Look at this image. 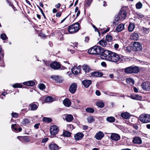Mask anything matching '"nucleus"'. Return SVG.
I'll use <instances>...</instances> for the list:
<instances>
[{"label": "nucleus", "instance_id": "7", "mask_svg": "<svg viewBox=\"0 0 150 150\" xmlns=\"http://www.w3.org/2000/svg\"><path fill=\"white\" fill-rule=\"evenodd\" d=\"M142 47L141 43L135 42L133 44V50L135 51H138L142 50Z\"/></svg>", "mask_w": 150, "mask_h": 150}, {"label": "nucleus", "instance_id": "5", "mask_svg": "<svg viewBox=\"0 0 150 150\" xmlns=\"http://www.w3.org/2000/svg\"><path fill=\"white\" fill-rule=\"evenodd\" d=\"M140 121L143 123H146L150 122V115L143 114L141 115L139 117Z\"/></svg>", "mask_w": 150, "mask_h": 150}, {"label": "nucleus", "instance_id": "19", "mask_svg": "<svg viewBox=\"0 0 150 150\" xmlns=\"http://www.w3.org/2000/svg\"><path fill=\"white\" fill-rule=\"evenodd\" d=\"M131 74H137L139 71L140 69L139 67L136 66H132Z\"/></svg>", "mask_w": 150, "mask_h": 150}, {"label": "nucleus", "instance_id": "17", "mask_svg": "<svg viewBox=\"0 0 150 150\" xmlns=\"http://www.w3.org/2000/svg\"><path fill=\"white\" fill-rule=\"evenodd\" d=\"M84 134L81 133H78L74 135V138L76 140L78 141L82 139Z\"/></svg>", "mask_w": 150, "mask_h": 150}, {"label": "nucleus", "instance_id": "25", "mask_svg": "<svg viewBox=\"0 0 150 150\" xmlns=\"http://www.w3.org/2000/svg\"><path fill=\"white\" fill-rule=\"evenodd\" d=\"M130 97L131 98L134 100H140L142 99V97L137 94L131 95Z\"/></svg>", "mask_w": 150, "mask_h": 150}, {"label": "nucleus", "instance_id": "48", "mask_svg": "<svg viewBox=\"0 0 150 150\" xmlns=\"http://www.w3.org/2000/svg\"><path fill=\"white\" fill-rule=\"evenodd\" d=\"M142 6V4L140 2H139L136 5V6L137 9L141 8Z\"/></svg>", "mask_w": 150, "mask_h": 150}, {"label": "nucleus", "instance_id": "54", "mask_svg": "<svg viewBox=\"0 0 150 150\" xmlns=\"http://www.w3.org/2000/svg\"><path fill=\"white\" fill-rule=\"evenodd\" d=\"M144 16L143 15L141 14L140 13H139L137 14V17H138V18H143Z\"/></svg>", "mask_w": 150, "mask_h": 150}, {"label": "nucleus", "instance_id": "55", "mask_svg": "<svg viewBox=\"0 0 150 150\" xmlns=\"http://www.w3.org/2000/svg\"><path fill=\"white\" fill-rule=\"evenodd\" d=\"M109 30H110V28H108V29H106V30H105L104 31H103L102 32V34H104L106 33L107 32H108Z\"/></svg>", "mask_w": 150, "mask_h": 150}, {"label": "nucleus", "instance_id": "28", "mask_svg": "<svg viewBox=\"0 0 150 150\" xmlns=\"http://www.w3.org/2000/svg\"><path fill=\"white\" fill-rule=\"evenodd\" d=\"M121 116L125 119H128L130 117V115L129 113L125 112L121 114Z\"/></svg>", "mask_w": 150, "mask_h": 150}, {"label": "nucleus", "instance_id": "60", "mask_svg": "<svg viewBox=\"0 0 150 150\" xmlns=\"http://www.w3.org/2000/svg\"><path fill=\"white\" fill-rule=\"evenodd\" d=\"M93 28L95 29V31H98L99 34L100 35V33L99 32V31H98V29H97V28H96V27L94 25H93Z\"/></svg>", "mask_w": 150, "mask_h": 150}, {"label": "nucleus", "instance_id": "20", "mask_svg": "<svg viewBox=\"0 0 150 150\" xmlns=\"http://www.w3.org/2000/svg\"><path fill=\"white\" fill-rule=\"evenodd\" d=\"M139 38L138 34L136 33H132L130 35V38L132 40H137L139 39Z\"/></svg>", "mask_w": 150, "mask_h": 150}, {"label": "nucleus", "instance_id": "34", "mask_svg": "<svg viewBox=\"0 0 150 150\" xmlns=\"http://www.w3.org/2000/svg\"><path fill=\"white\" fill-rule=\"evenodd\" d=\"M126 81L127 83L130 84L131 83L132 84H134V80L131 78H128L126 79Z\"/></svg>", "mask_w": 150, "mask_h": 150}, {"label": "nucleus", "instance_id": "41", "mask_svg": "<svg viewBox=\"0 0 150 150\" xmlns=\"http://www.w3.org/2000/svg\"><path fill=\"white\" fill-rule=\"evenodd\" d=\"M63 135L64 137H69L71 136V133L67 131H64Z\"/></svg>", "mask_w": 150, "mask_h": 150}, {"label": "nucleus", "instance_id": "44", "mask_svg": "<svg viewBox=\"0 0 150 150\" xmlns=\"http://www.w3.org/2000/svg\"><path fill=\"white\" fill-rule=\"evenodd\" d=\"M23 86V85L20 83H16L13 85V87L14 88H22Z\"/></svg>", "mask_w": 150, "mask_h": 150}, {"label": "nucleus", "instance_id": "4", "mask_svg": "<svg viewBox=\"0 0 150 150\" xmlns=\"http://www.w3.org/2000/svg\"><path fill=\"white\" fill-rule=\"evenodd\" d=\"M101 48L99 46H95L88 50V52L92 54H98L100 53Z\"/></svg>", "mask_w": 150, "mask_h": 150}, {"label": "nucleus", "instance_id": "27", "mask_svg": "<svg viewBox=\"0 0 150 150\" xmlns=\"http://www.w3.org/2000/svg\"><path fill=\"white\" fill-rule=\"evenodd\" d=\"M132 67V66H131L123 69L124 72L127 74H131Z\"/></svg>", "mask_w": 150, "mask_h": 150}, {"label": "nucleus", "instance_id": "63", "mask_svg": "<svg viewBox=\"0 0 150 150\" xmlns=\"http://www.w3.org/2000/svg\"><path fill=\"white\" fill-rule=\"evenodd\" d=\"M61 4H60V3H58V4H57L56 5H55V7L57 8H59L60 7V6H61Z\"/></svg>", "mask_w": 150, "mask_h": 150}, {"label": "nucleus", "instance_id": "33", "mask_svg": "<svg viewBox=\"0 0 150 150\" xmlns=\"http://www.w3.org/2000/svg\"><path fill=\"white\" fill-rule=\"evenodd\" d=\"M73 116L71 115H67L65 117L67 121L68 122H71L73 119Z\"/></svg>", "mask_w": 150, "mask_h": 150}, {"label": "nucleus", "instance_id": "24", "mask_svg": "<svg viewBox=\"0 0 150 150\" xmlns=\"http://www.w3.org/2000/svg\"><path fill=\"white\" fill-rule=\"evenodd\" d=\"M124 28V25L123 24H120L116 28V30L120 32Z\"/></svg>", "mask_w": 150, "mask_h": 150}, {"label": "nucleus", "instance_id": "57", "mask_svg": "<svg viewBox=\"0 0 150 150\" xmlns=\"http://www.w3.org/2000/svg\"><path fill=\"white\" fill-rule=\"evenodd\" d=\"M48 139V138H46L43 139H42V143H44L47 142Z\"/></svg>", "mask_w": 150, "mask_h": 150}, {"label": "nucleus", "instance_id": "53", "mask_svg": "<svg viewBox=\"0 0 150 150\" xmlns=\"http://www.w3.org/2000/svg\"><path fill=\"white\" fill-rule=\"evenodd\" d=\"M92 1V0H88L87 3L85 5V6H86V5H88V6H89L91 3Z\"/></svg>", "mask_w": 150, "mask_h": 150}, {"label": "nucleus", "instance_id": "36", "mask_svg": "<svg viewBox=\"0 0 150 150\" xmlns=\"http://www.w3.org/2000/svg\"><path fill=\"white\" fill-rule=\"evenodd\" d=\"M43 121L46 122H50L52 121V120L49 117H44L42 118Z\"/></svg>", "mask_w": 150, "mask_h": 150}, {"label": "nucleus", "instance_id": "3", "mask_svg": "<svg viewBox=\"0 0 150 150\" xmlns=\"http://www.w3.org/2000/svg\"><path fill=\"white\" fill-rule=\"evenodd\" d=\"M108 58V61L113 62H116L119 60L120 57L119 55L117 53L111 51L109 54Z\"/></svg>", "mask_w": 150, "mask_h": 150}, {"label": "nucleus", "instance_id": "45", "mask_svg": "<svg viewBox=\"0 0 150 150\" xmlns=\"http://www.w3.org/2000/svg\"><path fill=\"white\" fill-rule=\"evenodd\" d=\"M74 128L73 126L72 125H67V129L68 131H71Z\"/></svg>", "mask_w": 150, "mask_h": 150}, {"label": "nucleus", "instance_id": "42", "mask_svg": "<svg viewBox=\"0 0 150 150\" xmlns=\"http://www.w3.org/2000/svg\"><path fill=\"white\" fill-rule=\"evenodd\" d=\"M30 122L29 120L27 119H23V120L22 122V124L23 125H26Z\"/></svg>", "mask_w": 150, "mask_h": 150}, {"label": "nucleus", "instance_id": "2", "mask_svg": "<svg viewBox=\"0 0 150 150\" xmlns=\"http://www.w3.org/2000/svg\"><path fill=\"white\" fill-rule=\"evenodd\" d=\"M79 25L78 23L69 26L67 30L70 33H76L79 30Z\"/></svg>", "mask_w": 150, "mask_h": 150}, {"label": "nucleus", "instance_id": "56", "mask_svg": "<svg viewBox=\"0 0 150 150\" xmlns=\"http://www.w3.org/2000/svg\"><path fill=\"white\" fill-rule=\"evenodd\" d=\"M132 126L133 127L136 129H137L138 128V126L136 124H133Z\"/></svg>", "mask_w": 150, "mask_h": 150}, {"label": "nucleus", "instance_id": "50", "mask_svg": "<svg viewBox=\"0 0 150 150\" xmlns=\"http://www.w3.org/2000/svg\"><path fill=\"white\" fill-rule=\"evenodd\" d=\"M51 78L55 80L58 81L59 79V76H58L53 75L51 76Z\"/></svg>", "mask_w": 150, "mask_h": 150}, {"label": "nucleus", "instance_id": "9", "mask_svg": "<svg viewBox=\"0 0 150 150\" xmlns=\"http://www.w3.org/2000/svg\"><path fill=\"white\" fill-rule=\"evenodd\" d=\"M141 86L144 90L149 91L150 90V82H144L141 84Z\"/></svg>", "mask_w": 150, "mask_h": 150}, {"label": "nucleus", "instance_id": "64", "mask_svg": "<svg viewBox=\"0 0 150 150\" xmlns=\"http://www.w3.org/2000/svg\"><path fill=\"white\" fill-rule=\"evenodd\" d=\"M88 127L86 125H83V129L84 130H86L88 129Z\"/></svg>", "mask_w": 150, "mask_h": 150}, {"label": "nucleus", "instance_id": "18", "mask_svg": "<svg viewBox=\"0 0 150 150\" xmlns=\"http://www.w3.org/2000/svg\"><path fill=\"white\" fill-rule=\"evenodd\" d=\"M92 76L96 77H101L102 76L103 74L100 72L94 71L92 72L91 74Z\"/></svg>", "mask_w": 150, "mask_h": 150}, {"label": "nucleus", "instance_id": "38", "mask_svg": "<svg viewBox=\"0 0 150 150\" xmlns=\"http://www.w3.org/2000/svg\"><path fill=\"white\" fill-rule=\"evenodd\" d=\"M11 129L12 130L14 131L18 132L17 126L16 124L12 125Z\"/></svg>", "mask_w": 150, "mask_h": 150}, {"label": "nucleus", "instance_id": "43", "mask_svg": "<svg viewBox=\"0 0 150 150\" xmlns=\"http://www.w3.org/2000/svg\"><path fill=\"white\" fill-rule=\"evenodd\" d=\"M86 112L90 113H92L94 112V109L91 108H87L86 109Z\"/></svg>", "mask_w": 150, "mask_h": 150}, {"label": "nucleus", "instance_id": "22", "mask_svg": "<svg viewBox=\"0 0 150 150\" xmlns=\"http://www.w3.org/2000/svg\"><path fill=\"white\" fill-rule=\"evenodd\" d=\"M72 73L74 74H78L80 72V70L78 69L76 67H74L71 69Z\"/></svg>", "mask_w": 150, "mask_h": 150}, {"label": "nucleus", "instance_id": "40", "mask_svg": "<svg viewBox=\"0 0 150 150\" xmlns=\"http://www.w3.org/2000/svg\"><path fill=\"white\" fill-rule=\"evenodd\" d=\"M96 105L98 107L101 108L103 107L104 106V103L101 101H98L97 102Z\"/></svg>", "mask_w": 150, "mask_h": 150}, {"label": "nucleus", "instance_id": "39", "mask_svg": "<svg viewBox=\"0 0 150 150\" xmlns=\"http://www.w3.org/2000/svg\"><path fill=\"white\" fill-rule=\"evenodd\" d=\"M87 120L88 122L89 123H91L94 120V119L92 116H88L87 118Z\"/></svg>", "mask_w": 150, "mask_h": 150}, {"label": "nucleus", "instance_id": "46", "mask_svg": "<svg viewBox=\"0 0 150 150\" xmlns=\"http://www.w3.org/2000/svg\"><path fill=\"white\" fill-rule=\"evenodd\" d=\"M21 138V139H23L25 142H28L29 141V139H28V137H27L24 136V137H21V136H18L17 137V138L18 139H19V138Z\"/></svg>", "mask_w": 150, "mask_h": 150}, {"label": "nucleus", "instance_id": "59", "mask_svg": "<svg viewBox=\"0 0 150 150\" xmlns=\"http://www.w3.org/2000/svg\"><path fill=\"white\" fill-rule=\"evenodd\" d=\"M96 94L98 96H99L100 94V93L98 90H96Z\"/></svg>", "mask_w": 150, "mask_h": 150}, {"label": "nucleus", "instance_id": "61", "mask_svg": "<svg viewBox=\"0 0 150 150\" xmlns=\"http://www.w3.org/2000/svg\"><path fill=\"white\" fill-rule=\"evenodd\" d=\"M133 90L135 92L137 93L138 92V90L136 87H134Z\"/></svg>", "mask_w": 150, "mask_h": 150}, {"label": "nucleus", "instance_id": "30", "mask_svg": "<svg viewBox=\"0 0 150 150\" xmlns=\"http://www.w3.org/2000/svg\"><path fill=\"white\" fill-rule=\"evenodd\" d=\"M82 68L83 70L86 73H88L90 69L89 67L87 65H83Z\"/></svg>", "mask_w": 150, "mask_h": 150}, {"label": "nucleus", "instance_id": "35", "mask_svg": "<svg viewBox=\"0 0 150 150\" xmlns=\"http://www.w3.org/2000/svg\"><path fill=\"white\" fill-rule=\"evenodd\" d=\"M106 120L109 122H113L115 121V119L113 117H109L107 118Z\"/></svg>", "mask_w": 150, "mask_h": 150}, {"label": "nucleus", "instance_id": "8", "mask_svg": "<svg viewBox=\"0 0 150 150\" xmlns=\"http://www.w3.org/2000/svg\"><path fill=\"white\" fill-rule=\"evenodd\" d=\"M59 131L58 128L55 125H53L51 127L50 131L51 135H54L56 134Z\"/></svg>", "mask_w": 150, "mask_h": 150}, {"label": "nucleus", "instance_id": "11", "mask_svg": "<svg viewBox=\"0 0 150 150\" xmlns=\"http://www.w3.org/2000/svg\"><path fill=\"white\" fill-rule=\"evenodd\" d=\"M38 106L39 105L38 103L33 102L29 105V109L32 111L38 109Z\"/></svg>", "mask_w": 150, "mask_h": 150}, {"label": "nucleus", "instance_id": "26", "mask_svg": "<svg viewBox=\"0 0 150 150\" xmlns=\"http://www.w3.org/2000/svg\"><path fill=\"white\" fill-rule=\"evenodd\" d=\"M23 84L29 86H32L35 84V83L32 81H30L23 82Z\"/></svg>", "mask_w": 150, "mask_h": 150}, {"label": "nucleus", "instance_id": "1", "mask_svg": "<svg viewBox=\"0 0 150 150\" xmlns=\"http://www.w3.org/2000/svg\"><path fill=\"white\" fill-rule=\"evenodd\" d=\"M127 16V12L125 10L121 9L118 15L116 16L115 17L114 20L115 21L119 22L124 20Z\"/></svg>", "mask_w": 150, "mask_h": 150}, {"label": "nucleus", "instance_id": "52", "mask_svg": "<svg viewBox=\"0 0 150 150\" xmlns=\"http://www.w3.org/2000/svg\"><path fill=\"white\" fill-rule=\"evenodd\" d=\"M37 6L38 7V8L40 10V11L41 12V13L42 14V15L43 16V17L45 18H46V17L45 16V14L44 13L42 10L39 6L38 5H37Z\"/></svg>", "mask_w": 150, "mask_h": 150}, {"label": "nucleus", "instance_id": "32", "mask_svg": "<svg viewBox=\"0 0 150 150\" xmlns=\"http://www.w3.org/2000/svg\"><path fill=\"white\" fill-rule=\"evenodd\" d=\"M134 28V24L132 23H130L128 26V31L129 32H132Z\"/></svg>", "mask_w": 150, "mask_h": 150}, {"label": "nucleus", "instance_id": "10", "mask_svg": "<svg viewBox=\"0 0 150 150\" xmlns=\"http://www.w3.org/2000/svg\"><path fill=\"white\" fill-rule=\"evenodd\" d=\"M50 67L54 70H58L61 68V64L56 61H54L50 64Z\"/></svg>", "mask_w": 150, "mask_h": 150}, {"label": "nucleus", "instance_id": "15", "mask_svg": "<svg viewBox=\"0 0 150 150\" xmlns=\"http://www.w3.org/2000/svg\"><path fill=\"white\" fill-rule=\"evenodd\" d=\"M110 137L111 139L113 140L118 141L120 139V135L116 133H113L112 134Z\"/></svg>", "mask_w": 150, "mask_h": 150}, {"label": "nucleus", "instance_id": "14", "mask_svg": "<svg viewBox=\"0 0 150 150\" xmlns=\"http://www.w3.org/2000/svg\"><path fill=\"white\" fill-rule=\"evenodd\" d=\"M104 136V133L102 132L99 131L96 134L95 137L97 139L99 140L102 139Z\"/></svg>", "mask_w": 150, "mask_h": 150}, {"label": "nucleus", "instance_id": "13", "mask_svg": "<svg viewBox=\"0 0 150 150\" xmlns=\"http://www.w3.org/2000/svg\"><path fill=\"white\" fill-rule=\"evenodd\" d=\"M77 87V85L76 83H72L70 85L69 88V91L70 92L73 94L76 91Z\"/></svg>", "mask_w": 150, "mask_h": 150}, {"label": "nucleus", "instance_id": "58", "mask_svg": "<svg viewBox=\"0 0 150 150\" xmlns=\"http://www.w3.org/2000/svg\"><path fill=\"white\" fill-rule=\"evenodd\" d=\"M40 124V123L35 124L34 126V127L36 129H38L39 127Z\"/></svg>", "mask_w": 150, "mask_h": 150}, {"label": "nucleus", "instance_id": "51", "mask_svg": "<svg viewBox=\"0 0 150 150\" xmlns=\"http://www.w3.org/2000/svg\"><path fill=\"white\" fill-rule=\"evenodd\" d=\"M12 117L14 118H17L18 117V114L16 112H13L11 114Z\"/></svg>", "mask_w": 150, "mask_h": 150}, {"label": "nucleus", "instance_id": "12", "mask_svg": "<svg viewBox=\"0 0 150 150\" xmlns=\"http://www.w3.org/2000/svg\"><path fill=\"white\" fill-rule=\"evenodd\" d=\"M49 147L50 150H58L59 149V146L53 142L49 144Z\"/></svg>", "mask_w": 150, "mask_h": 150}, {"label": "nucleus", "instance_id": "29", "mask_svg": "<svg viewBox=\"0 0 150 150\" xmlns=\"http://www.w3.org/2000/svg\"><path fill=\"white\" fill-rule=\"evenodd\" d=\"M99 44L103 47H106L107 45L106 41L104 40H101L99 42Z\"/></svg>", "mask_w": 150, "mask_h": 150}, {"label": "nucleus", "instance_id": "47", "mask_svg": "<svg viewBox=\"0 0 150 150\" xmlns=\"http://www.w3.org/2000/svg\"><path fill=\"white\" fill-rule=\"evenodd\" d=\"M39 88L42 90H43L45 89V86L43 83H40L39 85Z\"/></svg>", "mask_w": 150, "mask_h": 150}, {"label": "nucleus", "instance_id": "62", "mask_svg": "<svg viewBox=\"0 0 150 150\" xmlns=\"http://www.w3.org/2000/svg\"><path fill=\"white\" fill-rule=\"evenodd\" d=\"M44 63L47 66H49V62L47 61H45L44 60H43Z\"/></svg>", "mask_w": 150, "mask_h": 150}, {"label": "nucleus", "instance_id": "37", "mask_svg": "<svg viewBox=\"0 0 150 150\" xmlns=\"http://www.w3.org/2000/svg\"><path fill=\"white\" fill-rule=\"evenodd\" d=\"M106 40L108 42H111L112 41V37L110 35H108L106 36Z\"/></svg>", "mask_w": 150, "mask_h": 150}, {"label": "nucleus", "instance_id": "21", "mask_svg": "<svg viewBox=\"0 0 150 150\" xmlns=\"http://www.w3.org/2000/svg\"><path fill=\"white\" fill-rule=\"evenodd\" d=\"M63 103L65 106L69 107L70 106L71 102L68 98H66L63 100Z\"/></svg>", "mask_w": 150, "mask_h": 150}, {"label": "nucleus", "instance_id": "16", "mask_svg": "<svg viewBox=\"0 0 150 150\" xmlns=\"http://www.w3.org/2000/svg\"><path fill=\"white\" fill-rule=\"evenodd\" d=\"M82 84L86 88H88L91 84L92 81L91 80H85L82 82Z\"/></svg>", "mask_w": 150, "mask_h": 150}, {"label": "nucleus", "instance_id": "6", "mask_svg": "<svg viewBox=\"0 0 150 150\" xmlns=\"http://www.w3.org/2000/svg\"><path fill=\"white\" fill-rule=\"evenodd\" d=\"M100 53L98 54L100 55V57L102 59H105L108 60V57L109 54H110L111 51L108 50H103V48H101Z\"/></svg>", "mask_w": 150, "mask_h": 150}, {"label": "nucleus", "instance_id": "31", "mask_svg": "<svg viewBox=\"0 0 150 150\" xmlns=\"http://www.w3.org/2000/svg\"><path fill=\"white\" fill-rule=\"evenodd\" d=\"M45 101L46 102H52L54 101V99L51 96L47 97L45 99Z\"/></svg>", "mask_w": 150, "mask_h": 150}, {"label": "nucleus", "instance_id": "23", "mask_svg": "<svg viewBox=\"0 0 150 150\" xmlns=\"http://www.w3.org/2000/svg\"><path fill=\"white\" fill-rule=\"evenodd\" d=\"M133 142L134 144H141L142 143L141 139L138 137H135L133 140Z\"/></svg>", "mask_w": 150, "mask_h": 150}, {"label": "nucleus", "instance_id": "49", "mask_svg": "<svg viewBox=\"0 0 150 150\" xmlns=\"http://www.w3.org/2000/svg\"><path fill=\"white\" fill-rule=\"evenodd\" d=\"M1 38L4 40H6L7 38L6 35L4 33H2L1 35Z\"/></svg>", "mask_w": 150, "mask_h": 150}]
</instances>
